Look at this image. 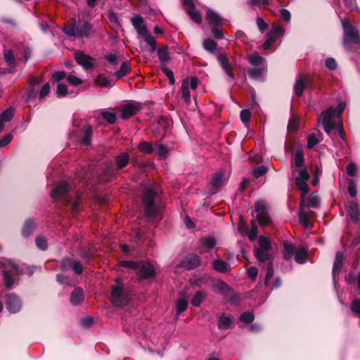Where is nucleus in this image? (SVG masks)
Returning a JSON list of instances; mask_svg holds the SVG:
<instances>
[{
	"label": "nucleus",
	"mask_w": 360,
	"mask_h": 360,
	"mask_svg": "<svg viewBox=\"0 0 360 360\" xmlns=\"http://www.w3.org/2000/svg\"><path fill=\"white\" fill-rule=\"evenodd\" d=\"M120 266L136 271L139 280L152 279L156 276L157 271L154 264L149 260L122 261Z\"/></svg>",
	"instance_id": "nucleus-1"
},
{
	"label": "nucleus",
	"mask_w": 360,
	"mask_h": 360,
	"mask_svg": "<svg viewBox=\"0 0 360 360\" xmlns=\"http://www.w3.org/2000/svg\"><path fill=\"white\" fill-rule=\"evenodd\" d=\"M157 192L152 186H148L143 191V202L145 206V215L148 221H157L160 220L161 207L155 205L154 200Z\"/></svg>",
	"instance_id": "nucleus-2"
},
{
	"label": "nucleus",
	"mask_w": 360,
	"mask_h": 360,
	"mask_svg": "<svg viewBox=\"0 0 360 360\" xmlns=\"http://www.w3.org/2000/svg\"><path fill=\"white\" fill-rule=\"evenodd\" d=\"M0 272L3 274V283L6 289L11 290L18 285L20 270L15 263L6 259L0 261Z\"/></svg>",
	"instance_id": "nucleus-3"
},
{
	"label": "nucleus",
	"mask_w": 360,
	"mask_h": 360,
	"mask_svg": "<svg viewBox=\"0 0 360 360\" xmlns=\"http://www.w3.org/2000/svg\"><path fill=\"white\" fill-rule=\"evenodd\" d=\"M92 29L91 23L86 21H76L72 19L64 27L63 32L69 37H89Z\"/></svg>",
	"instance_id": "nucleus-4"
},
{
	"label": "nucleus",
	"mask_w": 360,
	"mask_h": 360,
	"mask_svg": "<svg viewBox=\"0 0 360 360\" xmlns=\"http://www.w3.org/2000/svg\"><path fill=\"white\" fill-rule=\"evenodd\" d=\"M335 115V109L333 107H330L321 112L319 117V121L323 124L325 131L328 135H330L332 129L337 128L340 136L343 139L344 134L342 125H337L336 122L333 120Z\"/></svg>",
	"instance_id": "nucleus-5"
},
{
	"label": "nucleus",
	"mask_w": 360,
	"mask_h": 360,
	"mask_svg": "<svg viewBox=\"0 0 360 360\" xmlns=\"http://www.w3.org/2000/svg\"><path fill=\"white\" fill-rule=\"evenodd\" d=\"M344 30L343 44L346 49H349L350 44H360V38L357 29L346 18L342 20Z\"/></svg>",
	"instance_id": "nucleus-6"
},
{
	"label": "nucleus",
	"mask_w": 360,
	"mask_h": 360,
	"mask_svg": "<svg viewBox=\"0 0 360 360\" xmlns=\"http://www.w3.org/2000/svg\"><path fill=\"white\" fill-rule=\"evenodd\" d=\"M257 219L260 225L266 226L271 223L269 208L264 201H258L255 204Z\"/></svg>",
	"instance_id": "nucleus-7"
},
{
	"label": "nucleus",
	"mask_w": 360,
	"mask_h": 360,
	"mask_svg": "<svg viewBox=\"0 0 360 360\" xmlns=\"http://www.w3.org/2000/svg\"><path fill=\"white\" fill-rule=\"evenodd\" d=\"M91 127L88 124H85L79 131H73L71 133L72 139H75V141H79L80 143L85 146L91 143Z\"/></svg>",
	"instance_id": "nucleus-8"
},
{
	"label": "nucleus",
	"mask_w": 360,
	"mask_h": 360,
	"mask_svg": "<svg viewBox=\"0 0 360 360\" xmlns=\"http://www.w3.org/2000/svg\"><path fill=\"white\" fill-rule=\"evenodd\" d=\"M141 104L136 101H129L122 105L119 108L122 119L127 120L136 115L141 110Z\"/></svg>",
	"instance_id": "nucleus-9"
},
{
	"label": "nucleus",
	"mask_w": 360,
	"mask_h": 360,
	"mask_svg": "<svg viewBox=\"0 0 360 360\" xmlns=\"http://www.w3.org/2000/svg\"><path fill=\"white\" fill-rule=\"evenodd\" d=\"M299 175L296 177L295 184L302 192L301 200H304V196L309 193L307 181L309 179V174L304 169L298 171Z\"/></svg>",
	"instance_id": "nucleus-10"
},
{
	"label": "nucleus",
	"mask_w": 360,
	"mask_h": 360,
	"mask_svg": "<svg viewBox=\"0 0 360 360\" xmlns=\"http://www.w3.org/2000/svg\"><path fill=\"white\" fill-rule=\"evenodd\" d=\"M284 32L285 30L283 27L274 25L267 35L268 39L263 44V49L264 50L269 49L275 43L276 39L284 34Z\"/></svg>",
	"instance_id": "nucleus-11"
},
{
	"label": "nucleus",
	"mask_w": 360,
	"mask_h": 360,
	"mask_svg": "<svg viewBox=\"0 0 360 360\" xmlns=\"http://www.w3.org/2000/svg\"><path fill=\"white\" fill-rule=\"evenodd\" d=\"M217 60L222 70L229 77V82H233L235 80V75L232 71L227 54L225 52H219L217 56Z\"/></svg>",
	"instance_id": "nucleus-12"
},
{
	"label": "nucleus",
	"mask_w": 360,
	"mask_h": 360,
	"mask_svg": "<svg viewBox=\"0 0 360 360\" xmlns=\"http://www.w3.org/2000/svg\"><path fill=\"white\" fill-rule=\"evenodd\" d=\"M186 12L191 18L198 24H200L202 18L200 14L195 11L194 0H184L183 1Z\"/></svg>",
	"instance_id": "nucleus-13"
},
{
	"label": "nucleus",
	"mask_w": 360,
	"mask_h": 360,
	"mask_svg": "<svg viewBox=\"0 0 360 360\" xmlns=\"http://www.w3.org/2000/svg\"><path fill=\"white\" fill-rule=\"evenodd\" d=\"M75 58L77 63L84 69L88 70L94 66V58L87 56L81 51H78L75 54Z\"/></svg>",
	"instance_id": "nucleus-14"
},
{
	"label": "nucleus",
	"mask_w": 360,
	"mask_h": 360,
	"mask_svg": "<svg viewBox=\"0 0 360 360\" xmlns=\"http://www.w3.org/2000/svg\"><path fill=\"white\" fill-rule=\"evenodd\" d=\"M200 264V259L198 255H190L184 259L178 265L187 270L193 269L198 267Z\"/></svg>",
	"instance_id": "nucleus-15"
},
{
	"label": "nucleus",
	"mask_w": 360,
	"mask_h": 360,
	"mask_svg": "<svg viewBox=\"0 0 360 360\" xmlns=\"http://www.w3.org/2000/svg\"><path fill=\"white\" fill-rule=\"evenodd\" d=\"M61 266L63 270L72 268L77 274H82L83 271V266L79 262L69 258L65 259L62 261Z\"/></svg>",
	"instance_id": "nucleus-16"
},
{
	"label": "nucleus",
	"mask_w": 360,
	"mask_h": 360,
	"mask_svg": "<svg viewBox=\"0 0 360 360\" xmlns=\"http://www.w3.org/2000/svg\"><path fill=\"white\" fill-rule=\"evenodd\" d=\"M199 244L200 252L202 253L213 249L216 246L217 241L213 236H206L200 238Z\"/></svg>",
	"instance_id": "nucleus-17"
},
{
	"label": "nucleus",
	"mask_w": 360,
	"mask_h": 360,
	"mask_svg": "<svg viewBox=\"0 0 360 360\" xmlns=\"http://www.w3.org/2000/svg\"><path fill=\"white\" fill-rule=\"evenodd\" d=\"M309 84V78L302 75H298L294 85V94L296 96H301L307 86Z\"/></svg>",
	"instance_id": "nucleus-18"
},
{
	"label": "nucleus",
	"mask_w": 360,
	"mask_h": 360,
	"mask_svg": "<svg viewBox=\"0 0 360 360\" xmlns=\"http://www.w3.org/2000/svg\"><path fill=\"white\" fill-rule=\"evenodd\" d=\"M69 191V186L65 181H60L53 189L51 197L56 200L65 195Z\"/></svg>",
	"instance_id": "nucleus-19"
},
{
	"label": "nucleus",
	"mask_w": 360,
	"mask_h": 360,
	"mask_svg": "<svg viewBox=\"0 0 360 360\" xmlns=\"http://www.w3.org/2000/svg\"><path fill=\"white\" fill-rule=\"evenodd\" d=\"M110 301L115 307H123L129 304V294H111Z\"/></svg>",
	"instance_id": "nucleus-20"
},
{
	"label": "nucleus",
	"mask_w": 360,
	"mask_h": 360,
	"mask_svg": "<svg viewBox=\"0 0 360 360\" xmlns=\"http://www.w3.org/2000/svg\"><path fill=\"white\" fill-rule=\"evenodd\" d=\"M6 307L11 313H16L20 311V301L15 294H10L8 297Z\"/></svg>",
	"instance_id": "nucleus-21"
},
{
	"label": "nucleus",
	"mask_w": 360,
	"mask_h": 360,
	"mask_svg": "<svg viewBox=\"0 0 360 360\" xmlns=\"http://www.w3.org/2000/svg\"><path fill=\"white\" fill-rule=\"evenodd\" d=\"M131 23L139 36L142 37L148 33L143 19L140 15H136L131 18Z\"/></svg>",
	"instance_id": "nucleus-22"
},
{
	"label": "nucleus",
	"mask_w": 360,
	"mask_h": 360,
	"mask_svg": "<svg viewBox=\"0 0 360 360\" xmlns=\"http://www.w3.org/2000/svg\"><path fill=\"white\" fill-rule=\"evenodd\" d=\"M274 270L271 265L267 267L266 275L265 278V284L269 286L271 290H276L281 285V280L277 278L272 283L271 279L273 277Z\"/></svg>",
	"instance_id": "nucleus-23"
},
{
	"label": "nucleus",
	"mask_w": 360,
	"mask_h": 360,
	"mask_svg": "<svg viewBox=\"0 0 360 360\" xmlns=\"http://www.w3.org/2000/svg\"><path fill=\"white\" fill-rule=\"evenodd\" d=\"M344 261V254L342 252H338L336 253L335 262L333 266V280L335 282L337 276L340 274L342 264Z\"/></svg>",
	"instance_id": "nucleus-24"
},
{
	"label": "nucleus",
	"mask_w": 360,
	"mask_h": 360,
	"mask_svg": "<svg viewBox=\"0 0 360 360\" xmlns=\"http://www.w3.org/2000/svg\"><path fill=\"white\" fill-rule=\"evenodd\" d=\"M347 216H349L354 222L358 223L360 221V211L356 202H349L347 207Z\"/></svg>",
	"instance_id": "nucleus-25"
},
{
	"label": "nucleus",
	"mask_w": 360,
	"mask_h": 360,
	"mask_svg": "<svg viewBox=\"0 0 360 360\" xmlns=\"http://www.w3.org/2000/svg\"><path fill=\"white\" fill-rule=\"evenodd\" d=\"M304 207L305 201L304 200H301L300 205L299 219L300 223L303 224L305 228H309L311 226L309 221V213L304 211Z\"/></svg>",
	"instance_id": "nucleus-26"
},
{
	"label": "nucleus",
	"mask_w": 360,
	"mask_h": 360,
	"mask_svg": "<svg viewBox=\"0 0 360 360\" xmlns=\"http://www.w3.org/2000/svg\"><path fill=\"white\" fill-rule=\"evenodd\" d=\"M224 174L223 172L219 171L216 172L210 181V186L214 190H218L224 183Z\"/></svg>",
	"instance_id": "nucleus-27"
},
{
	"label": "nucleus",
	"mask_w": 360,
	"mask_h": 360,
	"mask_svg": "<svg viewBox=\"0 0 360 360\" xmlns=\"http://www.w3.org/2000/svg\"><path fill=\"white\" fill-rule=\"evenodd\" d=\"M206 20L213 26L219 25L223 22V19L219 15V14L210 8L207 11Z\"/></svg>",
	"instance_id": "nucleus-28"
},
{
	"label": "nucleus",
	"mask_w": 360,
	"mask_h": 360,
	"mask_svg": "<svg viewBox=\"0 0 360 360\" xmlns=\"http://www.w3.org/2000/svg\"><path fill=\"white\" fill-rule=\"evenodd\" d=\"M304 165V155L302 152L297 151L294 157L292 162V169L293 172H297L300 169V168L302 167Z\"/></svg>",
	"instance_id": "nucleus-29"
},
{
	"label": "nucleus",
	"mask_w": 360,
	"mask_h": 360,
	"mask_svg": "<svg viewBox=\"0 0 360 360\" xmlns=\"http://www.w3.org/2000/svg\"><path fill=\"white\" fill-rule=\"evenodd\" d=\"M129 161V155L127 153L123 152L115 157V162L118 169L126 167Z\"/></svg>",
	"instance_id": "nucleus-30"
},
{
	"label": "nucleus",
	"mask_w": 360,
	"mask_h": 360,
	"mask_svg": "<svg viewBox=\"0 0 360 360\" xmlns=\"http://www.w3.org/2000/svg\"><path fill=\"white\" fill-rule=\"evenodd\" d=\"M308 248L302 246L297 249L295 253V260L298 264H304L307 262Z\"/></svg>",
	"instance_id": "nucleus-31"
},
{
	"label": "nucleus",
	"mask_w": 360,
	"mask_h": 360,
	"mask_svg": "<svg viewBox=\"0 0 360 360\" xmlns=\"http://www.w3.org/2000/svg\"><path fill=\"white\" fill-rule=\"evenodd\" d=\"M213 269L220 273H226L230 270L229 264L221 259H215L212 264Z\"/></svg>",
	"instance_id": "nucleus-32"
},
{
	"label": "nucleus",
	"mask_w": 360,
	"mask_h": 360,
	"mask_svg": "<svg viewBox=\"0 0 360 360\" xmlns=\"http://www.w3.org/2000/svg\"><path fill=\"white\" fill-rule=\"evenodd\" d=\"M283 257L286 260L291 259L297 250L292 243L288 241L283 243Z\"/></svg>",
	"instance_id": "nucleus-33"
},
{
	"label": "nucleus",
	"mask_w": 360,
	"mask_h": 360,
	"mask_svg": "<svg viewBox=\"0 0 360 360\" xmlns=\"http://www.w3.org/2000/svg\"><path fill=\"white\" fill-rule=\"evenodd\" d=\"M233 323V317L231 315H221L219 318L218 327L219 329H228Z\"/></svg>",
	"instance_id": "nucleus-34"
},
{
	"label": "nucleus",
	"mask_w": 360,
	"mask_h": 360,
	"mask_svg": "<svg viewBox=\"0 0 360 360\" xmlns=\"http://www.w3.org/2000/svg\"><path fill=\"white\" fill-rule=\"evenodd\" d=\"M321 141V133L319 131L312 133L307 137V147L312 148Z\"/></svg>",
	"instance_id": "nucleus-35"
},
{
	"label": "nucleus",
	"mask_w": 360,
	"mask_h": 360,
	"mask_svg": "<svg viewBox=\"0 0 360 360\" xmlns=\"http://www.w3.org/2000/svg\"><path fill=\"white\" fill-rule=\"evenodd\" d=\"M269 250L256 248L255 255L259 262H264L270 259Z\"/></svg>",
	"instance_id": "nucleus-36"
},
{
	"label": "nucleus",
	"mask_w": 360,
	"mask_h": 360,
	"mask_svg": "<svg viewBox=\"0 0 360 360\" xmlns=\"http://www.w3.org/2000/svg\"><path fill=\"white\" fill-rule=\"evenodd\" d=\"M181 96L184 99L186 103H191V95H190V91L188 88V81L184 80L182 82L181 88Z\"/></svg>",
	"instance_id": "nucleus-37"
},
{
	"label": "nucleus",
	"mask_w": 360,
	"mask_h": 360,
	"mask_svg": "<svg viewBox=\"0 0 360 360\" xmlns=\"http://www.w3.org/2000/svg\"><path fill=\"white\" fill-rule=\"evenodd\" d=\"M130 70L129 63L127 61L123 62L119 70L114 73L117 79H121L124 77Z\"/></svg>",
	"instance_id": "nucleus-38"
},
{
	"label": "nucleus",
	"mask_w": 360,
	"mask_h": 360,
	"mask_svg": "<svg viewBox=\"0 0 360 360\" xmlns=\"http://www.w3.org/2000/svg\"><path fill=\"white\" fill-rule=\"evenodd\" d=\"M259 247L257 248L262 250H270L271 249V243L269 238L261 236L258 239Z\"/></svg>",
	"instance_id": "nucleus-39"
},
{
	"label": "nucleus",
	"mask_w": 360,
	"mask_h": 360,
	"mask_svg": "<svg viewBox=\"0 0 360 360\" xmlns=\"http://www.w3.org/2000/svg\"><path fill=\"white\" fill-rule=\"evenodd\" d=\"M265 72V69L260 67H255L248 70L250 77L254 79L260 78Z\"/></svg>",
	"instance_id": "nucleus-40"
},
{
	"label": "nucleus",
	"mask_w": 360,
	"mask_h": 360,
	"mask_svg": "<svg viewBox=\"0 0 360 360\" xmlns=\"http://www.w3.org/2000/svg\"><path fill=\"white\" fill-rule=\"evenodd\" d=\"M4 60L11 68L15 67V58L11 50H5L4 53Z\"/></svg>",
	"instance_id": "nucleus-41"
},
{
	"label": "nucleus",
	"mask_w": 360,
	"mask_h": 360,
	"mask_svg": "<svg viewBox=\"0 0 360 360\" xmlns=\"http://www.w3.org/2000/svg\"><path fill=\"white\" fill-rule=\"evenodd\" d=\"M214 287L217 292H229L230 287L221 280L216 281Z\"/></svg>",
	"instance_id": "nucleus-42"
},
{
	"label": "nucleus",
	"mask_w": 360,
	"mask_h": 360,
	"mask_svg": "<svg viewBox=\"0 0 360 360\" xmlns=\"http://www.w3.org/2000/svg\"><path fill=\"white\" fill-rule=\"evenodd\" d=\"M35 228V224L31 219L26 220L22 229V235L25 237L29 236Z\"/></svg>",
	"instance_id": "nucleus-43"
},
{
	"label": "nucleus",
	"mask_w": 360,
	"mask_h": 360,
	"mask_svg": "<svg viewBox=\"0 0 360 360\" xmlns=\"http://www.w3.org/2000/svg\"><path fill=\"white\" fill-rule=\"evenodd\" d=\"M102 117L108 123L114 124L116 122L117 117L115 113L108 111L107 110H103L101 111Z\"/></svg>",
	"instance_id": "nucleus-44"
},
{
	"label": "nucleus",
	"mask_w": 360,
	"mask_h": 360,
	"mask_svg": "<svg viewBox=\"0 0 360 360\" xmlns=\"http://www.w3.org/2000/svg\"><path fill=\"white\" fill-rule=\"evenodd\" d=\"M247 59L248 62L254 66H258L264 61V58L257 53L248 56Z\"/></svg>",
	"instance_id": "nucleus-45"
},
{
	"label": "nucleus",
	"mask_w": 360,
	"mask_h": 360,
	"mask_svg": "<svg viewBox=\"0 0 360 360\" xmlns=\"http://www.w3.org/2000/svg\"><path fill=\"white\" fill-rule=\"evenodd\" d=\"M145 41L150 46V52L153 53L156 48L157 44L155 38L150 34L146 33V35L142 36Z\"/></svg>",
	"instance_id": "nucleus-46"
},
{
	"label": "nucleus",
	"mask_w": 360,
	"mask_h": 360,
	"mask_svg": "<svg viewBox=\"0 0 360 360\" xmlns=\"http://www.w3.org/2000/svg\"><path fill=\"white\" fill-rule=\"evenodd\" d=\"M346 281L347 283L349 284H354L358 286L359 290H360V273L358 274V275H356L354 274H349L346 277Z\"/></svg>",
	"instance_id": "nucleus-47"
},
{
	"label": "nucleus",
	"mask_w": 360,
	"mask_h": 360,
	"mask_svg": "<svg viewBox=\"0 0 360 360\" xmlns=\"http://www.w3.org/2000/svg\"><path fill=\"white\" fill-rule=\"evenodd\" d=\"M138 149L140 151L146 154L152 153L154 151V148L153 147V146L149 142L147 141L141 143L138 146Z\"/></svg>",
	"instance_id": "nucleus-48"
},
{
	"label": "nucleus",
	"mask_w": 360,
	"mask_h": 360,
	"mask_svg": "<svg viewBox=\"0 0 360 360\" xmlns=\"http://www.w3.org/2000/svg\"><path fill=\"white\" fill-rule=\"evenodd\" d=\"M176 314L179 316L181 313L184 311L188 307V302L184 298H180L178 300L176 304Z\"/></svg>",
	"instance_id": "nucleus-49"
},
{
	"label": "nucleus",
	"mask_w": 360,
	"mask_h": 360,
	"mask_svg": "<svg viewBox=\"0 0 360 360\" xmlns=\"http://www.w3.org/2000/svg\"><path fill=\"white\" fill-rule=\"evenodd\" d=\"M158 56L161 62H168L169 60V52L167 48H160L158 50Z\"/></svg>",
	"instance_id": "nucleus-50"
},
{
	"label": "nucleus",
	"mask_w": 360,
	"mask_h": 360,
	"mask_svg": "<svg viewBox=\"0 0 360 360\" xmlns=\"http://www.w3.org/2000/svg\"><path fill=\"white\" fill-rule=\"evenodd\" d=\"M203 48L209 52H213L217 49V43L211 39H207L203 42Z\"/></svg>",
	"instance_id": "nucleus-51"
},
{
	"label": "nucleus",
	"mask_w": 360,
	"mask_h": 360,
	"mask_svg": "<svg viewBox=\"0 0 360 360\" xmlns=\"http://www.w3.org/2000/svg\"><path fill=\"white\" fill-rule=\"evenodd\" d=\"M13 117V110L11 108L6 109L0 115V119L2 120V122L4 123L5 122L11 121L12 120Z\"/></svg>",
	"instance_id": "nucleus-52"
},
{
	"label": "nucleus",
	"mask_w": 360,
	"mask_h": 360,
	"mask_svg": "<svg viewBox=\"0 0 360 360\" xmlns=\"http://www.w3.org/2000/svg\"><path fill=\"white\" fill-rule=\"evenodd\" d=\"M56 278L57 281L64 286L73 285V281L65 275L58 274Z\"/></svg>",
	"instance_id": "nucleus-53"
},
{
	"label": "nucleus",
	"mask_w": 360,
	"mask_h": 360,
	"mask_svg": "<svg viewBox=\"0 0 360 360\" xmlns=\"http://www.w3.org/2000/svg\"><path fill=\"white\" fill-rule=\"evenodd\" d=\"M154 150L161 158H166L168 154V150L164 145H156Z\"/></svg>",
	"instance_id": "nucleus-54"
},
{
	"label": "nucleus",
	"mask_w": 360,
	"mask_h": 360,
	"mask_svg": "<svg viewBox=\"0 0 360 360\" xmlns=\"http://www.w3.org/2000/svg\"><path fill=\"white\" fill-rule=\"evenodd\" d=\"M205 299V294H195L191 300V304L196 307H200L202 302Z\"/></svg>",
	"instance_id": "nucleus-55"
},
{
	"label": "nucleus",
	"mask_w": 360,
	"mask_h": 360,
	"mask_svg": "<svg viewBox=\"0 0 360 360\" xmlns=\"http://www.w3.org/2000/svg\"><path fill=\"white\" fill-rule=\"evenodd\" d=\"M212 36L217 39H222L224 38V34L222 30L218 27V25H214L211 30Z\"/></svg>",
	"instance_id": "nucleus-56"
},
{
	"label": "nucleus",
	"mask_w": 360,
	"mask_h": 360,
	"mask_svg": "<svg viewBox=\"0 0 360 360\" xmlns=\"http://www.w3.org/2000/svg\"><path fill=\"white\" fill-rule=\"evenodd\" d=\"M267 172V168L264 166H259L255 168L252 171V174L255 178H259L264 176Z\"/></svg>",
	"instance_id": "nucleus-57"
},
{
	"label": "nucleus",
	"mask_w": 360,
	"mask_h": 360,
	"mask_svg": "<svg viewBox=\"0 0 360 360\" xmlns=\"http://www.w3.org/2000/svg\"><path fill=\"white\" fill-rule=\"evenodd\" d=\"M37 246L41 250H45L47 248V241L42 236H37L35 239Z\"/></svg>",
	"instance_id": "nucleus-58"
},
{
	"label": "nucleus",
	"mask_w": 360,
	"mask_h": 360,
	"mask_svg": "<svg viewBox=\"0 0 360 360\" xmlns=\"http://www.w3.org/2000/svg\"><path fill=\"white\" fill-rule=\"evenodd\" d=\"M240 120L244 123L246 124L249 122L251 118V112L248 109L242 110L240 114Z\"/></svg>",
	"instance_id": "nucleus-59"
},
{
	"label": "nucleus",
	"mask_w": 360,
	"mask_h": 360,
	"mask_svg": "<svg viewBox=\"0 0 360 360\" xmlns=\"http://www.w3.org/2000/svg\"><path fill=\"white\" fill-rule=\"evenodd\" d=\"M84 297L83 294H71L70 300L72 304L78 305L84 300Z\"/></svg>",
	"instance_id": "nucleus-60"
},
{
	"label": "nucleus",
	"mask_w": 360,
	"mask_h": 360,
	"mask_svg": "<svg viewBox=\"0 0 360 360\" xmlns=\"http://www.w3.org/2000/svg\"><path fill=\"white\" fill-rule=\"evenodd\" d=\"M347 191L352 197H355L356 195V186L355 181L353 179H350L349 181Z\"/></svg>",
	"instance_id": "nucleus-61"
},
{
	"label": "nucleus",
	"mask_w": 360,
	"mask_h": 360,
	"mask_svg": "<svg viewBox=\"0 0 360 360\" xmlns=\"http://www.w3.org/2000/svg\"><path fill=\"white\" fill-rule=\"evenodd\" d=\"M56 94L58 97H64L68 94V89L65 84L60 83L57 85Z\"/></svg>",
	"instance_id": "nucleus-62"
},
{
	"label": "nucleus",
	"mask_w": 360,
	"mask_h": 360,
	"mask_svg": "<svg viewBox=\"0 0 360 360\" xmlns=\"http://www.w3.org/2000/svg\"><path fill=\"white\" fill-rule=\"evenodd\" d=\"M240 319L246 323H251L254 320V315L252 312H244L241 314Z\"/></svg>",
	"instance_id": "nucleus-63"
},
{
	"label": "nucleus",
	"mask_w": 360,
	"mask_h": 360,
	"mask_svg": "<svg viewBox=\"0 0 360 360\" xmlns=\"http://www.w3.org/2000/svg\"><path fill=\"white\" fill-rule=\"evenodd\" d=\"M351 309L352 312L355 314L356 316L360 317V300H354Z\"/></svg>",
	"instance_id": "nucleus-64"
}]
</instances>
